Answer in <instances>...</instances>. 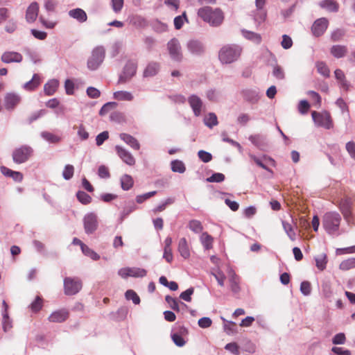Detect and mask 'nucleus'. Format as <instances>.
<instances>
[{
    "instance_id": "obj_12",
    "label": "nucleus",
    "mask_w": 355,
    "mask_h": 355,
    "mask_svg": "<svg viewBox=\"0 0 355 355\" xmlns=\"http://www.w3.org/2000/svg\"><path fill=\"white\" fill-rule=\"evenodd\" d=\"M188 51L193 55L202 56L205 53V44L198 40H191L187 44Z\"/></svg>"
},
{
    "instance_id": "obj_49",
    "label": "nucleus",
    "mask_w": 355,
    "mask_h": 355,
    "mask_svg": "<svg viewBox=\"0 0 355 355\" xmlns=\"http://www.w3.org/2000/svg\"><path fill=\"white\" fill-rule=\"evenodd\" d=\"M166 302L168 304L170 308L175 311H180V302L176 298L170 295L165 297Z\"/></svg>"
},
{
    "instance_id": "obj_44",
    "label": "nucleus",
    "mask_w": 355,
    "mask_h": 355,
    "mask_svg": "<svg viewBox=\"0 0 355 355\" xmlns=\"http://www.w3.org/2000/svg\"><path fill=\"white\" fill-rule=\"evenodd\" d=\"M282 226L288 236L292 240H295L296 234L291 223L282 220Z\"/></svg>"
},
{
    "instance_id": "obj_11",
    "label": "nucleus",
    "mask_w": 355,
    "mask_h": 355,
    "mask_svg": "<svg viewBox=\"0 0 355 355\" xmlns=\"http://www.w3.org/2000/svg\"><path fill=\"white\" fill-rule=\"evenodd\" d=\"M137 64L132 60H128L123 67V74L119 76V82L125 83L134 76L137 72Z\"/></svg>"
},
{
    "instance_id": "obj_6",
    "label": "nucleus",
    "mask_w": 355,
    "mask_h": 355,
    "mask_svg": "<svg viewBox=\"0 0 355 355\" xmlns=\"http://www.w3.org/2000/svg\"><path fill=\"white\" fill-rule=\"evenodd\" d=\"M63 284L64 293L66 295H76L83 287V283L78 277H65Z\"/></svg>"
},
{
    "instance_id": "obj_33",
    "label": "nucleus",
    "mask_w": 355,
    "mask_h": 355,
    "mask_svg": "<svg viewBox=\"0 0 355 355\" xmlns=\"http://www.w3.org/2000/svg\"><path fill=\"white\" fill-rule=\"evenodd\" d=\"M121 186L123 190L128 191L130 190L134 184V181L132 178L127 174L123 175L121 178Z\"/></svg>"
},
{
    "instance_id": "obj_2",
    "label": "nucleus",
    "mask_w": 355,
    "mask_h": 355,
    "mask_svg": "<svg viewBox=\"0 0 355 355\" xmlns=\"http://www.w3.org/2000/svg\"><path fill=\"white\" fill-rule=\"evenodd\" d=\"M242 48L237 44H227L223 46L218 52V59L222 64H231L240 58Z\"/></svg>"
},
{
    "instance_id": "obj_54",
    "label": "nucleus",
    "mask_w": 355,
    "mask_h": 355,
    "mask_svg": "<svg viewBox=\"0 0 355 355\" xmlns=\"http://www.w3.org/2000/svg\"><path fill=\"white\" fill-rule=\"evenodd\" d=\"M74 173V167L73 165L67 164L62 171V177L64 180H70Z\"/></svg>"
},
{
    "instance_id": "obj_32",
    "label": "nucleus",
    "mask_w": 355,
    "mask_h": 355,
    "mask_svg": "<svg viewBox=\"0 0 355 355\" xmlns=\"http://www.w3.org/2000/svg\"><path fill=\"white\" fill-rule=\"evenodd\" d=\"M319 5L321 8L330 12H337L338 10V3L333 0H323L320 2Z\"/></svg>"
},
{
    "instance_id": "obj_62",
    "label": "nucleus",
    "mask_w": 355,
    "mask_h": 355,
    "mask_svg": "<svg viewBox=\"0 0 355 355\" xmlns=\"http://www.w3.org/2000/svg\"><path fill=\"white\" fill-rule=\"evenodd\" d=\"M345 34V31L344 30L338 28L332 32L331 35V40L333 42H338L342 39Z\"/></svg>"
},
{
    "instance_id": "obj_63",
    "label": "nucleus",
    "mask_w": 355,
    "mask_h": 355,
    "mask_svg": "<svg viewBox=\"0 0 355 355\" xmlns=\"http://www.w3.org/2000/svg\"><path fill=\"white\" fill-rule=\"evenodd\" d=\"M109 138V133L107 131H103L98 134L96 137V144L98 146H101L105 141Z\"/></svg>"
},
{
    "instance_id": "obj_59",
    "label": "nucleus",
    "mask_w": 355,
    "mask_h": 355,
    "mask_svg": "<svg viewBox=\"0 0 355 355\" xmlns=\"http://www.w3.org/2000/svg\"><path fill=\"white\" fill-rule=\"evenodd\" d=\"M198 156L199 159L205 163L209 162L212 159V155L210 153L203 150L198 151Z\"/></svg>"
},
{
    "instance_id": "obj_51",
    "label": "nucleus",
    "mask_w": 355,
    "mask_h": 355,
    "mask_svg": "<svg viewBox=\"0 0 355 355\" xmlns=\"http://www.w3.org/2000/svg\"><path fill=\"white\" fill-rule=\"evenodd\" d=\"M189 228L193 232L198 234L202 231V225L198 220H191L188 225Z\"/></svg>"
},
{
    "instance_id": "obj_38",
    "label": "nucleus",
    "mask_w": 355,
    "mask_h": 355,
    "mask_svg": "<svg viewBox=\"0 0 355 355\" xmlns=\"http://www.w3.org/2000/svg\"><path fill=\"white\" fill-rule=\"evenodd\" d=\"M204 123L209 128L218 125V121L217 116L214 112H209L204 119Z\"/></svg>"
},
{
    "instance_id": "obj_37",
    "label": "nucleus",
    "mask_w": 355,
    "mask_h": 355,
    "mask_svg": "<svg viewBox=\"0 0 355 355\" xmlns=\"http://www.w3.org/2000/svg\"><path fill=\"white\" fill-rule=\"evenodd\" d=\"M137 209V205L134 202H130L128 204H127L123 209L120 220L121 221H123L124 218H125L130 213L134 211Z\"/></svg>"
},
{
    "instance_id": "obj_25",
    "label": "nucleus",
    "mask_w": 355,
    "mask_h": 355,
    "mask_svg": "<svg viewBox=\"0 0 355 355\" xmlns=\"http://www.w3.org/2000/svg\"><path fill=\"white\" fill-rule=\"evenodd\" d=\"M119 137L125 144L129 145L134 150H139L140 148V144L137 139L132 135L127 133H121Z\"/></svg>"
},
{
    "instance_id": "obj_39",
    "label": "nucleus",
    "mask_w": 355,
    "mask_h": 355,
    "mask_svg": "<svg viewBox=\"0 0 355 355\" xmlns=\"http://www.w3.org/2000/svg\"><path fill=\"white\" fill-rule=\"evenodd\" d=\"M172 171L175 173H183L186 171V167L182 161L179 159L173 160L171 162Z\"/></svg>"
},
{
    "instance_id": "obj_1",
    "label": "nucleus",
    "mask_w": 355,
    "mask_h": 355,
    "mask_svg": "<svg viewBox=\"0 0 355 355\" xmlns=\"http://www.w3.org/2000/svg\"><path fill=\"white\" fill-rule=\"evenodd\" d=\"M198 15L211 26H220L224 19L223 13L220 9H213L209 6H204L198 9Z\"/></svg>"
},
{
    "instance_id": "obj_55",
    "label": "nucleus",
    "mask_w": 355,
    "mask_h": 355,
    "mask_svg": "<svg viewBox=\"0 0 355 355\" xmlns=\"http://www.w3.org/2000/svg\"><path fill=\"white\" fill-rule=\"evenodd\" d=\"M30 309L33 312L39 311L42 307V299L40 296H37L35 300L30 304Z\"/></svg>"
},
{
    "instance_id": "obj_40",
    "label": "nucleus",
    "mask_w": 355,
    "mask_h": 355,
    "mask_svg": "<svg viewBox=\"0 0 355 355\" xmlns=\"http://www.w3.org/2000/svg\"><path fill=\"white\" fill-rule=\"evenodd\" d=\"M42 138L51 144H56L60 141V137L47 131H43L40 134Z\"/></svg>"
},
{
    "instance_id": "obj_36",
    "label": "nucleus",
    "mask_w": 355,
    "mask_h": 355,
    "mask_svg": "<svg viewBox=\"0 0 355 355\" xmlns=\"http://www.w3.org/2000/svg\"><path fill=\"white\" fill-rule=\"evenodd\" d=\"M114 98L118 101H130L133 99V95L127 91H117L114 93Z\"/></svg>"
},
{
    "instance_id": "obj_16",
    "label": "nucleus",
    "mask_w": 355,
    "mask_h": 355,
    "mask_svg": "<svg viewBox=\"0 0 355 355\" xmlns=\"http://www.w3.org/2000/svg\"><path fill=\"white\" fill-rule=\"evenodd\" d=\"M1 60L6 64L12 62L20 63L23 60V56L18 52L6 51L2 54Z\"/></svg>"
},
{
    "instance_id": "obj_50",
    "label": "nucleus",
    "mask_w": 355,
    "mask_h": 355,
    "mask_svg": "<svg viewBox=\"0 0 355 355\" xmlns=\"http://www.w3.org/2000/svg\"><path fill=\"white\" fill-rule=\"evenodd\" d=\"M171 337L173 342L178 347H183L186 343L185 340L184 339L183 336L180 335V333L171 332Z\"/></svg>"
},
{
    "instance_id": "obj_34",
    "label": "nucleus",
    "mask_w": 355,
    "mask_h": 355,
    "mask_svg": "<svg viewBox=\"0 0 355 355\" xmlns=\"http://www.w3.org/2000/svg\"><path fill=\"white\" fill-rule=\"evenodd\" d=\"M249 140L257 148H262L266 144V137L261 135H254L249 137Z\"/></svg>"
},
{
    "instance_id": "obj_31",
    "label": "nucleus",
    "mask_w": 355,
    "mask_h": 355,
    "mask_svg": "<svg viewBox=\"0 0 355 355\" xmlns=\"http://www.w3.org/2000/svg\"><path fill=\"white\" fill-rule=\"evenodd\" d=\"M40 84V78L38 74L35 73L31 80L26 83L23 87L27 90H34Z\"/></svg>"
},
{
    "instance_id": "obj_4",
    "label": "nucleus",
    "mask_w": 355,
    "mask_h": 355,
    "mask_svg": "<svg viewBox=\"0 0 355 355\" xmlns=\"http://www.w3.org/2000/svg\"><path fill=\"white\" fill-rule=\"evenodd\" d=\"M33 154V149L28 145H23L12 151V160L15 164H20L27 162Z\"/></svg>"
},
{
    "instance_id": "obj_35",
    "label": "nucleus",
    "mask_w": 355,
    "mask_h": 355,
    "mask_svg": "<svg viewBox=\"0 0 355 355\" xmlns=\"http://www.w3.org/2000/svg\"><path fill=\"white\" fill-rule=\"evenodd\" d=\"M316 267L321 271L326 268L327 257L325 253H322L315 257Z\"/></svg>"
},
{
    "instance_id": "obj_3",
    "label": "nucleus",
    "mask_w": 355,
    "mask_h": 355,
    "mask_svg": "<svg viewBox=\"0 0 355 355\" xmlns=\"http://www.w3.org/2000/svg\"><path fill=\"white\" fill-rule=\"evenodd\" d=\"M340 215L336 211H329L324 214L322 218V227L329 234H334L340 227Z\"/></svg>"
},
{
    "instance_id": "obj_29",
    "label": "nucleus",
    "mask_w": 355,
    "mask_h": 355,
    "mask_svg": "<svg viewBox=\"0 0 355 355\" xmlns=\"http://www.w3.org/2000/svg\"><path fill=\"white\" fill-rule=\"evenodd\" d=\"M335 78L339 82L340 87L345 90L347 91L350 87L349 83L346 80L343 71L337 69L334 71Z\"/></svg>"
},
{
    "instance_id": "obj_19",
    "label": "nucleus",
    "mask_w": 355,
    "mask_h": 355,
    "mask_svg": "<svg viewBox=\"0 0 355 355\" xmlns=\"http://www.w3.org/2000/svg\"><path fill=\"white\" fill-rule=\"evenodd\" d=\"M229 281L230 284V289L234 294H237L241 291L239 286V277L232 268L228 270Z\"/></svg>"
},
{
    "instance_id": "obj_30",
    "label": "nucleus",
    "mask_w": 355,
    "mask_h": 355,
    "mask_svg": "<svg viewBox=\"0 0 355 355\" xmlns=\"http://www.w3.org/2000/svg\"><path fill=\"white\" fill-rule=\"evenodd\" d=\"M58 86H59V82L58 80H55V79L50 80L44 86V93L47 96H52L55 92Z\"/></svg>"
},
{
    "instance_id": "obj_9",
    "label": "nucleus",
    "mask_w": 355,
    "mask_h": 355,
    "mask_svg": "<svg viewBox=\"0 0 355 355\" xmlns=\"http://www.w3.org/2000/svg\"><path fill=\"white\" fill-rule=\"evenodd\" d=\"M240 94L244 101L250 104H256L260 98V92L257 87L243 88Z\"/></svg>"
},
{
    "instance_id": "obj_18",
    "label": "nucleus",
    "mask_w": 355,
    "mask_h": 355,
    "mask_svg": "<svg viewBox=\"0 0 355 355\" xmlns=\"http://www.w3.org/2000/svg\"><path fill=\"white\" fill-rule=\"evenodd\" d=\"M21 97L16 93H8L5 96V107L8 110H13L19 103Z\"/></svg>"
},
{
    "instance_id": "obj_15",
    "label": "nucleus",
    "mask_w": 355,
    "mask_h": 355,
    "mask_svg": "<svg viewBox=\"0 0 355 355\" xmlns=\"http://www.w3.org/2000/svg\"><path fill=\"white\" fill-rule=\"evenodd\" d=\"M115 150L119 157L128 165L133 166L135 164V159L132 154L120 146H116Z\"/></svg>"
},
{
    "instance_id": "obj_42",
    "label": "nucleus",
    "mask_w": 355,
    "mask_h": 355,
    "mask_svg": "<svg viewBox=\"0 0 355 355\" xmlns=\"http://www.w3.org/2000/svg\"><path fill=\"white\" fill-rule=\"evenodd\" d=\"M355 268V258L352 257L347 259L343 260L339 265V268L341 270H349Z\"/></svg>"
},
{
    "instance_id": "obj_22",
    "label": "nucleus",
    "mask_w": 355,
    "mask_h": 355,
    "mask_svg": "<svg viewBox=\"0 0 355 355\" xmlns=\"http://www.w3.org/2000/svg\"><path fill=\"white\" fill-rule=\"evenodd\" d=\"M39 5L37 2H33L28 7L26 13V19L28 23L34 22L38 15Z\"/></svg>"
},
{
    "instance_id": "obj_53",
    "label": "nucleus",
    "mask_w": 355,
    "mask_h": 355,
    "mask_svg": "<svg viewBox=\"0 0 355 355\" xmlns=\"http://www.w3.org/2000/svg\"><path fill=\"white\" fill-rule=\"evenodd\" d=\"M125 296L128 300H132L135 304H139L140 303L139 295L133 290H128L125 293Z\"/></svg>"
},
{
    "instance_id": "obj_64",
    "label": "nucleus",
    "mask_w": 355,
    "mask_h": 355,
    "mask_svg": "<svg viewBox=\"0 0 355 355\" xmlns=\"http://www.w3.org/2000/svg\"><path fill=\"white\" fill-rule=\"evenodd\" d=\"M345 148L350 157L355 160V142L352 141L347 142Z\"/></svg>"
},
{
    "instance_id": "obj_5",
    "label": "nucleus",
    "mask_w": 355,
    "mask_h": 355,
    "mask_svg": "<svg viewBox=\"0 0 355 355\" xmlns=\"http://www.w3.org/2000/svg\"><path fill=\"white\" fill-rule=\"evenodd\" d=\"M105 58V49L103 46L94 48L91 56L87 60V68L91 71L96 70L103 63Z\"/></svg>"
},
{
    "instance_id": "obj_26",
    "label": "nucleus",
    "mask_w": 355,
    "mask_h": 355,
    "mask_svg": "<svg viewBox=\"0 0 355 355\" xmlns=\"http://www.w3.org/2000/svg\"><path fill=\"white\" fill-rule=\"evenodd\" d=\"M330 53L336 58H342L347 53V48L345 45H333L330 49Z\"/></svg>"
},
{
    "instance_id": "obj_20",
    "label": "nucleus",
    "mask_w": 355,
    "mask_h": 355,
    "mask_svg": "<svg viewBox=\"0 0 355 355\" xmlns=\"http://www.w3.org/2000/svg\"><path fill=\"white\" fill-rule=\"evenodd\" d=\"M160 70V64L157 62L151 61L148 63L144 70L143 77L150 78L156 76Z\"/></svg>"
},
{
    "instance_id": "obj_41",
    "label": "nucleus",
    "mask_w": 355,
    "mask_h": 355,
    "mask_svg": "<svg viewBox=\"0 0 355 355\" xmlns=\"http://www.w3.org/2000/svg\"><path fill=\"white\" fill-rule=\"evenodd\" d=\"M266 16L267 13L265 10L257 9V11L255 12L253 17L255 23L257 24V26L261 25V23L266 20Z\"/></svg>"
},
{
    "instance_id": "obj_58",
    "label": "nucleus",
    "mask_w": 355,
    "mask_h": 355,
    "mask_svg": "<svg viewBox=\"0 0 355 355\" xmlns=\"http://www.w3.org/2000/svg\"><path fill=\"white\" fill-rule=\"evenodd\" d=\"M225 177L223 173H214L210 177L207 178L208 182H222L224 181Z\"/></svg>"
},
{
    "instance_id": "obj_61",
    "label": "nucleus",
    "mask_w": 355,
    "mask_h": 355,
    "mask_svg": "<svg viewBox=\"0 0 355 355\" xmlns=\"http://www.w3.org/2000/svg\"><path fill=\"white\" fill-rule=\"evenodd\" d=\"M184 19H187L185 12L182 13V15L177 16L174 18V26L175 29L179 30L182 27Z\"/></svg>"
},
{
    "instance_id": "obj_17",
    "label": "nucleus",
    "mask_w": 355,
    "mask_h": 355,
    "mask_svg": "<svg viewBox=\"0 0 355 355\" xmlns=\"http://www.w3.org/2000/svg\"><path fill=\"white\" fill-rule=\"evenodd\" d=\"M188 103H189L194 115L196 116H199L201 114V110L202 107V101L200 98L195 94H192L188 98Z\"/></svg>"
},
{
    "instance_id": "obj_7",
    "label": "nucleus",
    "mask_w": 355,
    "mask_h": 355,
    "mask_svg": "<svg viewBox=\"0 0 355 355\" xmlns=\"http://www.w3.org/2000/svg\"><path fill=\"white\" fill-rule=\"evenodd\" d=\"M167 49L173 60L180 62L182 59V48L179 40L174 37L167 43Z\"/></svg>"
},
{
    "instance_id": "obj_52",
    "label": "nucleus",
    "mask_w": 355,
    "mask_h": 355,
    "mask_svg": "<svg viewBox=\"0 0 355 355\" xmlns=\"http://www.w3.org/2000/svg\"><path fill=\"white\" fill-rule=\"evenodd\" d=\"M116 106L117 103L116 102H107L105 103L99 110V115H105L110 110L114 109Z\"/></svg>"
},
{
    "instance_id": "obj_56",
    "label": "nucleus",
    "mask_w": 355,
    "mask_h": 355,
    "mask_svg": "<svg viewBox=\"0 0 355 355\" xmlns=\"http://www.w3.org/2000/svg\"><path fill=\"white\" fill-rule=\"evenodd\" d=\"M130 22L132 24L139 27L144 26L146 23V19L143 17L139 15H134L131 17L130 19Z\"/></svg>"
},
{
    "instance_id": "obj_21",
    "label": "nucleus",
    "mask_w": 355,
    "mask_h": 355,
    "mask_svg": "<svg viewBox=\"0 0 355 355\" xmlns=\"http://www.w3.org/2000/svg\"><path fill=\"white\" fill-rule=\"evenodd\" d=\"M69 317V311L64 309H60L53 312L49 317V320L51 322H62Z\"/></svg>"
},
{
    "instance_id": "obj_27",
    "label": "nucleus",
    "mask_w": 355,
    "mask_h": 355,
    "mask_svg": "<svg viewBox=\"0 0 355 355\" xmlns=\"http://www.w3.org/2000/svg\"><path fill=\"white\" fill-rule=\"evenodd\" d=\"M178 252L182 257L184 259H188L190 257V250L187 243V241L185 238L180 239L178 243Z\"/></svg>"
},
{
    "instance_id": "obj_14",
    "label": "nucleus",
    "mask_w": 355,
    "mask_h": 355,
    "mask_svg": "<svg viewBox=\"0 0 355 355\" xmlns=\"http://www.w3.org/2000/svg\"><path fill=\"white\" fill-rule=\"evenodd\" d=\"M339 209L347 223L352 220V202L349 199L342 200L340 202Z\"/></svg>"
},
{
    "instance_id": "obj_28",
    "label": "nucleus",
    "mask_w": 355,
    "mask_h": 355,
    "mask_svg": "<svg viewBox=\"0 0 355 355\" xmlns=\"http://www.w3.org/2000/svg\"><path fill=\"white\" fill-rule=\"evenodd\" d=\"M242 35L246 39L248 40L257 44H261L262 41V38L260 34L257 33L255 32L250 31L246 29H242L241 31Z\"/></svg>"
},
{
    "instance_id": "obj_60",
    "label": "nucleus",
    "mask_w": 355,
    "mask_h": 355,
    "mask_svg": "<svg viewBox=\"0 0 355 355\" xmlns=\"http://www.w3.org/2000/svg\"><path fill=\"white\" fill-rule=\"evenodd\" d=\"M194 293V288L193 287H190L186 291H183L180 295V298L186 301L191 302V295Z\"/></svg>"
},
{
    "instance_id": "obj_57",
    "label": "nucleus",
    "mask_w": 355,
    "mask_h": 355,
    "mask_svg": "<svg viewBox=\"0 0 355 355\" xmlns=\"http://www.w3.org/2000/svg\"><path fill=\"white\" fill-rule=\"evenodd\" d=\"M300 292L304 296H308L311 293V285L308 281H303L300 284Z\"/></svg>"
},
{
    "instance_id": "obj_47",
    "label": "nucleus",
    "mask_w": 355,
    "mask_h": 355,
    "mask_svg": "<svg viewBox=\"0 0 355 355\" xmlns=\"http://www.w3.org/2000/svg\"><path fill=\"white\" fill-rule=\"evenodd\" d=\"M76 197L79 202L83 205H88L92 201L91 196L83 191H78L76 193Z\"/></svg>"
},
{
    "instance_id": "obj_23",
    "label": "nucleus",
    "mask_w": 355,
    "mask_h": 355,
    "mask_svg": "<svg viewBox=\"0 0 355 355\" xmlns=\"http://www.w3.org/2000/svg\"><path fill=\"white\" fill-rule=\"evenodd\" d=\"M0 171L3 175L12 178L17 182H20L23 180V175L19 171H12L4 166H1Z\"/></svg>"
},
{
    "instance_id": "obj_24",
    "label": "nucleus",
    "mask_w": 355,
    "mask_h": 355,
    "mask_svg": "<svg viewBox=\"0 0 355 355\" xmlns=\"http://www.w3.org/2000/svg\"><path fill=\"white\" fill-rule=\"evenodd\" d=\"M68 15L70 17L76 19L79 23H84L87 19V13L79 8L70 10Z\"/></svg>"
},
{
    "instance_id": "obj_8",
    "label": "nucleus",
    "mask_w": 355,
    "mask_h": 355,
    "mask_svg": "<svg viewBox=\"0 0 355 355\" xmlns=\"http://www.w3.org/2000/svg\"><path fill=\"white\" fill-rule=\"evenodd\" d=\"M83 226L87 234H93L98 226L96 214L94 212L87 214L83 218Z\"/></svg>"
},
{
    "instance_id": "obj_10",
    "label": "nucleus",
    "mask_w": 355,
    "mask_h": 355,
    "mask_svg": "<svg viewBox=\"0 0 355 355\" xmlns=\"http://www.w3.org/2000/svg\"><path fill=\"white\" fill-rule=\"evenodd\" d=\"M311 116L314 123L317 125L324 127L326 129H330L331 128V120L329 114H322L313 111L311 113Z\"/></svg>"
},
{
    "instance_id": "obj_45",
    "label": "nucleus",
    "mask_w": 355,
    "mask_h": 355,
    "mask_svg": "<svg viewBox=\"0 0 355 355\" xmlns=\"http://www.w3.org/2000/svg\"><path fill=\"white\" fill-rule=\"evenodd\" d=\"M82 252L87 257H90L92 260L97 261L100 259V255L89 248L87 245L82 246Z\"/></svg>"
},
{
    "instance_id": "obj_43",
    "label": "nucleus",
    "mask_w": 355,
    "mask_h": 355,
    "mask_svg": "<svg viewBox=\"0 0 355 355\" xmlns=\"http://www.w3.org/2000/svg\"><path fill=\"white\" fill-rule=\"evenodd\" d=\"M200 240L205 250H209L212 248L213 238L207 232L202 234Z\"/></svg>"
},
{
    "instance_id": "obj_46",
    "label": "nucleus",
    "mask_w": 355,
    "mask_h": 355,
    "mask_svg": "<svg viewBox=\"0 0 355 355\" xmlns=\"http://www.w3.org/2000/svg\"><path fill=\"white\" fill-rule=\"evenodd\" d=\"M130 277H144L147 275V271L145 269L140 268H129Z\"/></svg>"
},
{
    "instance_id": "obj_48",
    "label": "nucleus",
    "mask_w": 355,
    "mask_h": 355,
    "mask_svg": "<svg viewBox=\"0 0 355 355\" xmlns=\"http://www.w3.org/2000/svg\"><path fill=\"white\" fill-rule=\"evenodd\" d=\"M317 71L323 76L328 78L329 76L330 71L325 62H318L316 63Z\"/></svg>"
},
{
    "instance_id": "obj_13",
    "label": "nucleus",
    "mask_w": 355,
    "mask_h": 355,
    "mask_svg": "<svg viewBox=\"0 0 355 355\" xmlns=\"http://www.w3.org/2000/svg\"><path fill=\"white\" fill-rule=\"evenodd\" d=\"M329 21L327 18L316 19L311 26V32L315 37H320L327 29Z\"/></svg>"
}]
</instances>
